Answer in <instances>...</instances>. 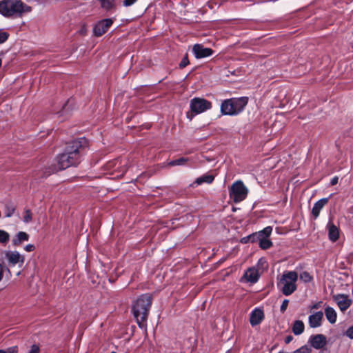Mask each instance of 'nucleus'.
I'll use <instances>...</instances> for the list:
<instances>
[{
	"label": "nucleus",
	"mask_w": 353,
	"mask_h": 353,
	"mask_svg": "<svg viewBox=\"0 0 353 353\" xmlns=\"http://www.w3.org/2000/svg\"><path fill=\"white\" fill-rule=\"evenodd\" d=\"M86 140L81 139L70 143L65 151L58 157L59 169L64 170L70 166L78 165L85 152Z\"/></svg>",
	"instance_id": "obj_1"
},
{
	"label": "nucleus",
	"mask_w": 353,
	"mask_h": 353,
	"mask_svg": "<svg viewBox=\"0 0 353 353\" xmlns=\"http://www.w3.org/2000/svg\"><path fill=\"white\" fill-rule=\"evenodd\" d=\"M31 11L32 8L21 0L0 1V14L6 17H21Z\"/></svg>",
	"instance_id": "obj_2"
},
{
	"label": "nucleus",
	"mask_w": 353,
	"mask_h": 353,
	"mask_svg": "<svg viewBox=\"0 0 353 353\" xmlns=\"http://www.w3.org/2000/svg\"><path fill=\"white\" fill-rule=\"evenodd\" d=\"M151 305L152 296L148 294L141 295L133 304V314L139 327L146 322Z\"/></svg>",
	"instance_id": "obj_3"
},
{
	"label": "nucleus",
	"mask_w": 353,
	"mask_h": 353,
	"mask_svg": "<svg viewBox=\"0 0 353 353\" xmlns=\"http://www.w3.org/2000/svg\"><path fill=\"white\" fill-rule=\"evenodd\" d=\"M248 102V98L246 97L225 99L221 104V112L223 115H238L244 110Z\"/></svg>",
	"instance_id": "obj_4"
},
{
	"label": "nucleus",
	"mask_w": 353,
	"mask_h": 353,
	"mask_svg": "<svg viewBox=\"0 0 353 353\" xmlns=\"http://www.w3.org/2000/svg\"><path fill=\"white\" fill-rule=\"evenodd\" d=\"M298 274L295 271L284 272L278 281L277 285L285 296H290L296 290Z\"/></svg>",
	"instance_id": "obj_5"
},
{
	"label": "nucleus",
	"mask_w": 353,
	"mask_h": 353,
	"mask_svg": "<svg viewBox=\"0 0 353 353\" xmlns=\"http://www.w3.org/2000/svg\"><path fill=\"white\" fill-rule=\"evenodd\" d=\"M212 108L210 101L199 97H194L190 100V108L192 112V116L190 117L188 114V117L192 119L193 116L203 113Z\"/></svg>",
	"instance_id": "obj_6"
},
{
	"label": "nucleus",
	"mask_w": 353,
	"mask_h": 353,
	"mask_svg": "<svg viewBox=\"0 0 353 353\" xmlns=\"http://www.w3.org/2000/svg\"><path fill=\"white\" fill-rule=\"evenodd\" d=\"M248 193V189L241 181L234 182L230 188L229 195L234 203H239L243 201Z\"/></svg>",
	"instance_id": "obj_7"
},
{
	"label": "nucleus",
	"mask_w": 353,
	"mask_h": 353,
	"mask_svg": "<svg viewBox=\"0 0 353 353\" xmlns=\"http://www.w3.org/2000/svg\"><path fill=\"white\" fill-rule=\"evenodd\" d=\"M128 160L125 159H116L105 164V169L110 173L117 172V176L123 175L128 170Z\"/></svg>",
	"instance_id": "obj_8"
},
{
	"label": "nucleus",
	"mask_w": 353,
	"mask_h": 353,
	"mask_svg": "<svg viewBox=\"0 0 353 353\" xmlns=\"http://www.w3.org/2000/svg\"><path fill=\"white\" fill-rule=\"evenodd\" d=\"M5 258L10 266H14L18 264L19 267H22L25 261L24 256L16 250L5 252Z\"/></svg>",
	"instance_id": "obj_9"
},
{
	"label": "nucleus",
	"mask_w": 353,
	"mask_h": 353,
	"mask_svg": "<svg viewBox=\"0 0 353 353\" xmlns=\"http://www.w3.org/2000/svg\"><path fill=\"white\" fill-rule=\"evenodd\" d=\"M113 21L111 19H105L99 21L94 27L93 32L96 37H100L105 33L112 25Z\"/></svg>",
	"instance_id": "obj_10"
},
{
	"label": "nucleus",
	"mask_w": 353,
	"mask_h": 353,
	"mask_svg": "<svg viewBox=\"0 0 353 353\" xmlns=\"http://www.w3.org/2000/svg\"><path fill=\"white\" fill-rule=\"evenodd\" d=\"M193 54L196 59H203L210 57L214 51L210 48H205L202 44H195L192 48Z\"/></svg>",
	"instance_id": "obj_11"
},
{
	"label": "nucleus",
	"mask_w": 353,
	"mask_h": 353,
	"mask_svg": "<svg viewBox=\"0 0 353 353\" xmlns=\"http://www.w3.org/2000/svg\"><path fill=\"white\" fill-rule=\"evenodd\" d=\"M334 301L342 312L345 311L352 304V301L348 295L338 294L333 296Z\"/></svg>",
	"instance_id": "obj_12"
},
{
	"label": "nucleus",
	"mask_w": 353,
	"mask_h": 353,
	"mask_svg": "<svg viewBox=\"0 0 353 353\" xmlns=\"http://www.w3.org/2000/svg\"><path fill=\"white\" fill-rule=\"evenodd\" d=\"M309 343L312 347L319 350L326 345L327 339L323 334H318L312 335L309 339Z\"/></svg>",
	"instance_id": "obj_13"
},
{
	"label": "nucleus",
	"mask_w": 353,
	"mask_h": 353,
	"mask_svg": "<svg viewBox=\"0 0 353 353\" xmlns=\"http://www.w3.org/2000/svg\"><path fill=\"white\" fill-rule=\"evenodd\" d=\"M323 320V313L319 311L310 314L308 317V323L310 327L316 328L321 326Z\"/></svg>",
	"instance_id": "obj_14"
},
{
	"label": "nucleus",
	"mask_w": 353,
	"mask_h": 353,
	"mask_svg": "<svg viewBox=\"0 0 353 353\" xmlns=\"http://www.w3.org/2000/svg\"><path fill=\"white\" fill-rule=\"evenodd\" d=\"M264 319V313L262 309L255 308L250 313V322L252 327L261 323Z\"/></svg>",
	"instance_id": "obj_15"
},
{
	"label": "nucleus",
	"mask_w": 353,
	"mask_h": 353,
	"mask_svg": "<svg viewBox=\"0 0 353 353\" xmlns=\"http://www.w3.org/2000/svg\"><path fill=\"white\" fill-rule=\"evenodd\" d=\"M259 273L255 267L249 268L244 273L243 277L247 282L255 283L259 279Z\"/></svg>",
	"instance_id": "obj_16"
},
{
	"label": "nucleus",
	"mask_w": 353,
	"mask_h": 353,
	"mask_svg": "<svg viewBox=\"0 0 353 353\" xmlns=\"http://www.w3.org/2000/svg\"><path fill=\"white\" fill-rule=\"evenodd\" d=\"M265 228L270 229L267 234L265 233H261L263 235L260 236V239L259 241V247L263 250H266L270 248L272 245V242L269 239V236H270L272 232V228L270 226L265 227Z\"/></svg>",
	"instance_id": "obj_17"
},
{
	"label": "nucleus",
	"mask_w": 353,
	"mask_h": 353,
	"mask_svg": "<svg viewBox=\"0 0 353 353\" xmlns=\"http://www.w3.org/2000/svg\"><path fill=\"white\" fill-rule=\"evenodd\" d=\"M329 199L328 198H323L318 201H316L312 208V214L314 216V219H316L320 214L321 210L323 208L327 203Z\"/></svg>",
	"instance_id": "obj_18"
},
{
	"label": "nucleus",
	"mask_w": 353,
	"mask_h": 353,
	"mask_svg": "<svg viewBox=\"0 0 353 353\" xmlns=\"http://www.w3.org/2000/svg\"><path fill=\"white\" fill-rule=\"evenodd\" d=\"M30 236L25 232H19L17 234L13 237L12 240V243L13 246H19L22 243L25 241H28L29 240Z\"/></svg>",
	"instance_id": "obj_19"
},
{
	"label": "nucleus",
	"mask_w": 353,
	"mask_h": 353,
	"mask_svg": "<svg viewBox=\"0 0 353 353\" xmlns=\"http://www.w3.org/2000/svg\"><path fill=\"white\" fill-rule=\"evenodd\" d=\"M327 228H328V235H329L330 240H331L333 242L336 241L339 239V229L331 221H330L327 223Z\"/></svg>",
	"instance_id": "obj_20"
},
{
	"label": "nucleus",
	"mask_w": 353,
	"mask_h": 353,
	"mask_svg": "<svg viewBox=\"0 0 353 353\" xmlns=\"http://www.w3.org/2000/svg\"><path fill=\"white\" fill-rule=\"evenodd\" d=\"M325 315L327 321L331 324H334L336 323L337 319V314L333 307L327 306L325 308Z\"/></svg>",
	"instance_id": "obj_21"
},
{
	"label": "nucleus",
	"mask_w": 353,
	"mask_h": 353,
	"mask_svg": "<svg viewBox=\"0 0 353 353\" xmlns=\"http://www.w3.org/2000/svg\"><path fill=\"white\" fill-rule=\"evenodd\" d=\"M305 330V325L301 320H296L292 326V330L294 335L301 334Z\"/></svg>",
	"instance_id": "obj_22"
},
{
	"label": "nucleus",
	"mask_w": 353,
	"mask_h": 353,
	"mask_svg": "<svg viewBox=\"0 0 353 353\" xmlns=\"http://www.w3.org/2000/svg\"><path fill=\"white\" fill-rule=\"evenodd\" d=\"M270 229L264 228L263 230H262L258 232L253 233V234L249 235L250 242V243H255V242L259 243L260 236H261L263 235L261 233H265V234H267V233H268V231H270Z\"/></svg>",
	"instance_id": "obj_23"
},
{
	"label": "nucleus",
	"mask_w": 353,
	"mask_h": 353,
	"mask_svg": "<svg viewBox=\"0 0 353 353\" xmlns=\"http://www.w3.org/2000/svg\"><path fill=\"white\" fill-rule=\"evenodd\" d=\"M214 176L210 174H205L199 178H197L195 181V183L196 185H201L203 183H211L214 181Z\"/></svg>",
	"instance_id": "obj_24"
},
{
	"label": "nucleus",
	"mask_w": 353,
	"mask_h": 353,
	"mask_svg": "<svg viewBox=\"0 0 353 353\" xmlns=\"http://www.w3.org/2000/svg\"><path fill=\"white\" fill-rule=\"evenodd\" d=\"M16 208L14 205L8 203L5 205V216L11 217L15 212Z\"/></svg>",
	"instance_id": "obj_25"
},
{
	"label": "nucleus",
	"mask_w": 353,
	"mask_h": 353,
	"mask_svg": "<svg viewBox=\"0 0 353 353\" xmlns=\"http://www.w3.org/2000/svg\"><path fill=\"white\" fill-rule=\"evenodd\" d=\"M188 159L187 158L181 157L176 160H172L168 163V165L170 166H177V165H183L188 162Z\"/></svg>",
	"instance_id": "obj_26"
},
{
	"label": "nucleus",
	"mask_w": 353,
	"mask_h": 353,
	"mask_svg": "<svg viewBox=\"0 0 353 353\" xmlns=\"http://www.w3.org/2000/svg\"><path fill=\"white\" fill-rule=\"evenodd\" d=\"M9 233L3 230H0V243L6 245L9 241Z\"/></svg>",
	"instance_id": "obj_27"
},
{
	"label": "nucleus",
	"mask_w": 353,
	"mask_h": 353,
	"mask_svg": "<svg viewBox=\"0 0 353 353\" xmlns=\"http://www.w3.org/2000/svg\"><path fill=\"white\" fill-rule=\"evenodd\" d=\"M299 279L301 281L306 283L311 282L313 279V277L310 274L309 272L305 271L300 274Z\"/></svg>",
	"instance_id": "obj_28"
},
{
	"label": "nucleus",
	"mask_w": 353,
	"mask_h": 353,
	"mask_svg": "<svg viewBox=\"0 0 353 353\" xmlns=\"http://www.w3.org/2000/svg\"><path fill=\"white\" fill-rule=\"evenodd\" d=\"M32 219V214L30 210L26 209L25 210V215L23 216V221L26 223H30Z\"/></svg>",
	"instance_id": "obj_29"
},
{
	"label": "nucleus",
	"mask_w": 353,
	"mask_h": 353,
	"mask_svg": "<svg viewBox=\"0 0 353 353\" xmlns=\"http://www.w3.org/2000/svg\"><path fill=\"white\" fill-rule=\"evenodd\" d=\"M18 347L14 345L7 348L6 350H0V353H17Z\"/></svg>",
	"instance_id": "obj_30"
},
{
	"label": "nucleus",
	"mask_w": 353,
	"mask_h": 353,
	"mask_svg": "<svg viewBox=\"0 0 353 353\" xmlns=\"http://www.w3.org/2000/svg\"><path fill=\"white\" fill-rule=\"evenodd\" d=\"M27 353H41L40 347L38 344H33L30 346Z\"/></svg>",
	"instance_id": "obj_31"
},
{
	"label": "nucleus",
	"mask_w": 353,
	"mask_h": 353,
	"mask_svg": "<svg viewBox=\"0 0 353 353\" xmlns=\"http://www.w3.org/2000/svg\"><path fill=\"white\" fill-rule=\"evenodd\" d=\"M9 34L6 32H0V44L3 43L8 39Z\"/></svg>",
	"instance_id": "obj_32"
},
{
	"label": "nucleus",
	"mask_w": 353,
	"mask_h": 353,
	"mask_svg": "<svg viewBox=\"0 0 353 353\" xmlns=\"http://www.w3.org/2000/svg\"><path fill=\"white\" fill-rule=\"evenodd\" d=\"M188 64H189V60L188 58V55L186 54L181 61V62L179 63V68H183L186 67Z\"/></svg>",
	"instance_id": "obj_33"
},
{
	"label": "nucleus",
	"mask_w": 353,
	"mask_h": 353,
	"mask_svg": "<svg viewBox=\"0 0 353 353\" xmlns=\"http://www.w3.org/2000/svg\"><path fill=\"white\" fill-rule=\"evenodd\" d=\"M345 334L347 337H348L349 339L353 340V325L349 327L345 332Z\"/></svg>",
	"instance_id": "obj_34"
},
{
	"label": "nucleus",
	"mask_w": 353,
	"mask_h": 353,
	"mask_svg": "<svg viewBox=\"0 0 353 353\" xmlns=\"http://www.w3.org/2000/svg\"><path fill=\"white\" fill-rule=\"evenodd\" d=\"M293 353H310V350L307 346H302L299 349L295 350Z\"/></svg>",
	"instance_id": "obj_35"
},
{
	"label": "nucleus",
	"mask_w": 353,
	"mask_h": 353,
	"mask_svg": "<svg viewBox=\"0 0 353 353\" xmlns=\"http://www.w3.org/2000/svg\"><path fill=\"white\" fill-rule=\"evenodd\" d=\"M288 303H289V301L288 299L283 300V301L281 305V307H280V310L282 312H283L286 310L288 305Z\"/></svg>",
	"instance_id": "obj_36"
},
{
	"label": "nucleus",
	"mask_w": 353,
	"mask_h": 353,
	"mask_svg": "<svg viewBox=\"0 0 353 353\" xmlns=\"http://www.w3.org/2000/svg\"><path fill=\"white\" fill-rule=\"evenodd\" d=\"M137 0H123V4L125 7H129L133 5Z\"/></svg>",
	"instance_id": "obj_37"
},
{
	"label": "nucleus",
	"mask_w": 353,
	"mask_h": 353,
	"mask_svg": "<svg viewBox=\"0 0 353 353\" xmlns=\"http://www.w3.org/2000/svg\"><path fill=\"white\" fill-rule=\"evenodd\" d=\"M24 250L26 252H32L35 250V246L33 244H28L25 246Z\"/></svg>",
	"instance_id": "obj_38"
},
{
	"label": "nucleus",
	"mask_w": 353,
	"mask_h": 353,
	"mask_svg": "<svg viewBox=\"0 0 353 353\" xmlns=\"http://www.w3.org/2000/svg\"><path fill=\"white\" fill-rule=\"evenodd\" d=\"M338 181H339V177L338 176H334L333 177L331 181H330V185H336L337 183H338Z\"/></svg>",
	"instance_id": "obj_39"
},
{
	"label": "nucleus",
	"mask_w": 353,
	"mask_h": 353,
	"mask_svg": "<svg viewBox=\"0 0 353 353\" xmlns=\"http://www.w3.org/2000/svg\"><path fill=\"white\" fill-rule=\"evenodd\" d=\"M293 340V336L292 335H288L285 338V343L286 344L290 343Z\"/></svg>",
	"instance_id": "obj_40"
},
{
	"label": "nucleus",
	"mask_w": 353,
	"mask_h": 353,
	"mask_svg": "<svg viewBox=\"0 0 353 353\" xmlns=\"http://www.w3.org/2000/svg\"><path fill=\"white\" fill-rule=\"evenodd\" d=\"M4 266L0 263V281L2 280Z\"/></svg>",
	"instance_id": "obj_41"
},
{
	"label": "nucleus",
	"mask_w": 353,
	"mask_h": 353,
	"mask_svg": "<svg viewBox=\"0 0 353 353\" xmlns=\"http://www.w3.org/2000/svg\"><path fill=\"white\" fill-rule=\"evenodd\" d=\"M241 242L242 243H250V238H249V236L242 238V239H241Z\"/></svg>",
	"instance_id": "obj_42"
},
{
	"label": "nucleus",
	"mask_w": 353,
	"mask_h": 353,
	"mask_svg": "<svg viewBox=\"0 0 353 353\" xmlns=\"http://www.w3.org/2000/svg\"><path fill=\"white\" fill-rule=\"evenodd\" d=\"M320 303H321V302H319V303H318L314 304V305L312 307V309H318V308L320 307Z\"/></svg>",
	"instance_id": "obj_43"
},
{
	"label": "nucleus",
	"mask_w": 353,
	"mask_h": 353,
	"mask_svg": "<svg viewBox=\"0 0 353 353\" xmlns=\"http://www.w3.org/2000/svg\"><path fill=\"white\" fill-rule=\"evenodd\" d=\"M279 353H287V352H285L284 351H280V352H279Z\"/></svg>",
	"instance_id": "obj_44"
},
{
	"label": "nucleus",
	"mask_w": 353,
	"mask_h": 353,
	"mask_svg": "<svg viewBox=\"0 0 353 353\" xmlns=\"http://www.w3.org/2000/svg\"><path fill=\"white\" fill-rule=\"evenodd\" d=\"M111 353H116L115 352H112Z\"/></svg>",
	"instance_id": "obj_45"
}]
</instances>
